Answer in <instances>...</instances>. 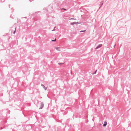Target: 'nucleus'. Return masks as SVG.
I'll list each match as a JSON object with an SVG mask.
<instances>
[{
    "label": "nucleus",
    "mask_w": 131,
    "mask_h": 131,
    "mask_svg": "<svg viewBox=\"0 0 131 131\" xmlns=\"http://www.w3.org/2000/svg\"><path fill=\"white\" fill-rule=\"evenodd\" d=\"M69 5V3L68 2V0H66L65 1H63V3L61 4H53V6L51 7L53 9V7H54L56 9L58 10H67V9L64 8H61L60 7H62L65 6H68Z\"/></svg>",
    "instance_id": "f257e3e1"
},
{
    "label": "nucleus",
    "mask_w": 131,
    "mask_h": 131,
    "mask_svg": "<svg viewBox=\"0 0 131 131\" xmlns=\"http://www.w3.org/2000/svg\"><path fill=\"white\" fill-rule=\"evenodd\" d=\"M41 12L40 11L36 12L35 13H33L30 15L29 16L31 15L34 16H38L40 15Z\"/></svg>",
    "instance_id": "f03ea898"
},
{
    "label": "nucleus",
    "mask_w": 131,
    "mask_h": 131,
    "mask_svg": "<svg viewBox=\"0 0 131 131\" xmlns=\"http://www.w3.org/2000/svg\"><path fill=\"white\" fill-rule=\"evenodd\" d=\"M75 19L74 18H71L70 19V22H73V23H71V25H73V24H76V22L75 21H74V20H75Z\"/></svg>",
    "instance_id": "7ed1b4c3"
},
{
    "label": "nucleus",
    "mask_w": 131,
    "mask_h": 131,
    "mask_svg": "<svg viewBox=\"0 0 131 131\" xmlns=\"http://www.w3.org/2000/svg\"><path fill=\"white\" fill-rule=\"evenodd\" d=\"M43 11L45 13H46L47 12H48V9H47L45 8H44L43 9Z\"/></svg>",
    "instance_id": "20e7f679"
},
{
    "label": "nucleus",
    "mask_w": 131,
    "mask_h": 131,
    "mask_svg": "<svg viewBox=\"0 0 131 131\" xmlns=\"http://www.w3.org/2000/svg\"><path fill=\"white\" fill-rule=\"evenodd\" d=\"M102 46V44H100V45H99L97 46L95 48V49H96L98 48L101 47Z\"/></svg>",
    "instance_id": "39448f33"
},
{
    "label": "nucleus",
    "mask_w": 131,
    "mask_h": 131,
    "mask_svg": "<svg viewBox=\"0 0 131 131\" xmlns=\"http://www.w3.org/2000/svg\"><path fill=\"white\" fill-rule=\"evenodd\" d=\"M43 106H44V104H43V103H41L40 104V107L39 108V109H42L43 108Z\"/></svg>",
    "instance_id": "423d86ee"
},
{
    "label": "nucleus",
    "mask_w": 131,
    "mask_h": 131,
    "mask_svg": "<svg viewBox=\"0 0 131 131\" xmlns=\"http://www.w3.org/2000/svg\"><path fill=\"white\" fill-rule=\"evenodd\" d=\"M107 123L106 122H104V123L103 125L104 126H105L107 125Z\"/></svg>",
    "instance_id": "0eeeda50"
},
{
    "label": "nucleus",
    "mask_w": 131,
    "mask_h": 131,
    "mask_svg": "<svg viewBox=\"0 0 131 131\" xmlns=\"http://www.w3.org/2000/svg\"><path fill=\"white\" fill-rule=\"evenodd\" d=\"M56 50H60V47H56L55 48Z\"/></svg>",
    "instance_id": "6e6552de"
},
{
    "label": "nucleus",
    "mask_w": 131,
    "mask_h": 131,
    "mask_svg": "<svg viewBox=\"0 0 131 131\" xmlns=\"http://www.w3.org/2000/svg\"><path fill=\"white\" fill-rule=\"evenodd\" d=\"M80 11L81 12H84V8H83L82 9H81Z\"/></svg>",
    "instance_id": "1a4fd4ad"
},
{
    "label": "nucleus",
    "mask_w": 131,
    "mask_h": 131,
    "mask_svg": "<svg viewBox=\"0 0 131 131\" xmlns=\"http://www.w3.org/2000/svg\"><path fill=\"white\" fill-rule=\"evenodd\" d=\"M103 2H101V6H100V7L99 8V9L103 5Z\"/></svg>",
    "instance_id": "9d476101"
},
{
    "label": "nucleus",
    "mask_w": 131,
    "mask_h": 131,
    "mask_svg": "<svg viewBox=\"0 0 131 131\" xmlns=\"http://www.w3.org/2000/svg\"><path fill=\"white\" fill-rule=\"evenodd\" d=\"M84 13H86L87 12V10L85 9V8H84Z\"/></svg>",
    "instance_id": "9b49d317"
},
{
    "label": "nucleus",
    "mask_w": 131,
    "mask_h": 131,
    "mask_svg": "<svg viewBox=\"0 0 131 131\" xmlns=\"http://www.w3.org/2000/svg\"><path fill=\"white\" fill-rule=\"evenodd\" d=\"M56 40V39H55L54 40H52V41H55Z\"/></svg>",
    "instance_id": "f8f14e48"
},
{
    "label": "nucleus",
    "mask_w": 131,
    "mask_h": 131,
    "mask_svg": "<svg viewBox=\"0 0 131 131\" xmlns=\"http://www.w3.org/2000/svg\"><path fill=\"white\" fill-rule=\"evenodd\" d=\"M85 30H83V31H80V32H85Z\"/></svg>",
    "instance_id": "ddd939ff"
},
{
    "label": "nucleus",
    "mask_w": 131,
    "mask_h": 131,
    "mask_svg": "<svg viewBox=\"0 0 131 131\" xmlns=\"http://www.w3.org/2000/svg\"><path fill=\"white\" fill-rule=\"evenodd\" d=\"M63 63H59L58 64H63Z\"/></svg>",
    "instance_id": "4468645a"
},
{
    "label": "nucleus",
    "mask_w": 131,
    "mask_h": 131,
    "mask_svg": "<svg viewBox=\"0 0 131 131\" xmlns=\"http://www.w3.org/2000/svg\"><path fill=\"white\" fill-rule=\"evenodd\" d=\"M15 31H16V30H15H15L13 32V33L14 34L15 33Z\"/></svg>",
    "instance_id": "2eb2a0df"
},
{
    "label": "nucleus",
    "mask_w": 131,
    "mask_h": 131,
    "mask_svg": "<svg viewBox=\"0 0 131 131\" xmlns=\"http://www.w3.org/2000/svg\"><path fill=\"white\" fill-rule=\"evenodd\" d=\"M5 0H1V1L2 2H3Z\"/></svg>",
    "instance_id": "dca6fc26"
},
{
    "label": "nucleus",
    "mask_w": 131,
    "mask_h": 131,
    "mask_svg": "<svg viewBox=\"0 0 131 131\" xmlns=\"http://www.w3.org/2000/svg\"><path fill=\"white\" fill-rule=\"evenodd\" d=\"M42 86H43V88H45V86L44 85H42Z\"/></svg>",
    "instance_id": "f3484780"
},
{
    "label": "nucleus",
    "mask_w": 131,
    "mask_h": 131,
    "mask_svg": "<svg viewBox=\"0 0 131 131\" xmlns=\"http://www.w3.org/2000/svg\"><path fill=\"white\" fill-rule=\"evenodd\" d=\"M97 71V70H96V71H95V73H96V72Z\"/></svg>",
    "instance_id": "a211bd4d"
},
{
    "label": "nucleus",
    "mask_w": 131,
    "mask_h": 131,
    "mask_svg": "<svg viewBox=\"0 0 131 131\" xmlns=\"http://www.w3.org/2000/svg\"><path fill=\"white\" fill-rule=\"evenodd\" d=\"M54 29L53 30H52V31H54Z\"/></svg>",
    "instance_id": "6ab92c4d"
},
{
    "label": "nucleus",
    "mask_w": 131,
    "mask_h": 131,
    "mask_svg": "<svg viewBox=\"0 0 131 131\" xmlns=\"http://www.w3.org/2000/svg\"><path fill=\"white\" fill-rule=\"evenodd\" d=\"M72 16V17L74 16V15H73Z\"/></svg>",
    "instance_id": "aec40b11"
},
{
    "label": "nucleus",
    "mask_w": 131,
    "mask_h": 131,
    "mask_svg": "<svg viewBox=\"0 0 131 131\" xmlns=\"http://www.w3.org/2000/svg\"><path fill=\"white\" fill-rule=\"evenodd\" d=\"M67 16L68 17V16Z\"/></svg>",
    "instance_id": "412c9836"
},
{
    "label": "nucleus",
    "mask_w": 131,
    "mask_h": 131,
    "mask_svg": "<svg viewBox=\"0 0 131 131\" xmlns=\"http://www.w3.org/2000/svg\"><path fill=\"white\" fill-rule=\"evenodd\" d=\"M123 0H122V1H123Z\"/></svg>",
    "instance_id": "4be33fe9"
}]
</instances>
